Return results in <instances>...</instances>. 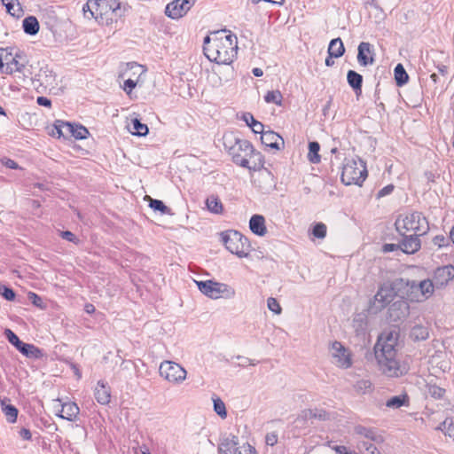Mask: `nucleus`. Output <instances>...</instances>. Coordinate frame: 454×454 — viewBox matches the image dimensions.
<instances>
[{
    "mask_svg": "<svg viewBox=\"0 0 454 454\" xmlns=\"http://www.w3.org/2000/svg\"><path fill=\"white\" fill-rule=\"evenodd\" d=\"M399 333L395 330L382 333L375 344V357L381 372L389 378H399L405 375L409 365L402 362L397 356L396 345Z\"/></svg>",
    "mask_w": 454,
    "mask_h": 454,
    "instance_id": "1",
    "label": "nucleus"
},
{
    "mask_svg": "<svg viewBox=\"0 0 454 454\" xmlns=\"http://www.w3.org/2000/svg\"><path fill=\"white\" fill-rule=\"evenodd\" d=\"M237 50V36L227 35L225 30L214 32L204 38V54L212 62L230 65L236 58Z\"/></svg>",
    "mask_w": 454,
    "mask_h": 454,
    "instance_id": "2",
    "label": "nucleus"
},
{
    "mask_svg": "<svg viewBox=\"0 0 454 454\" xmlns=\"http://www.w3.org/2000/svg\"><path fill=\"white\" fill-rule=\"evenodd\" d=\"M128 7L119 0H88L82 11L85 18H93L100 25L110 26L125 16Z\"/></svg>",
    "mask_w": 454,
    "mask_h": 454,
    "instance_id": "3",
    "label": "nucleus"
},
{
    "mask_svg": "<svg viewBox=\"0 0 454 454\" xmlns=\"http://www.w3.org/2000/svg\"><path fill=\"white\" fill-rule=\"evenodd\" d=\"M224 148L231 156L233 162L248 169H255L249 165V158L254 153L252 144L237 137L233 133H226L223 137Z\"/></svg>",
    "mask_w": 454,
    "mask_h": 454,
    "instance_id": "4",
    "label": "nucleus"
},
{
    "mask_svg": "<svg viewBox=\"0 0 454 454\" xmlns=\"http://www.w3.org/2000/svg\"><path fill=\"white\" fill-rule=\"evenodd\" d=\"M225 248L239 258L247 257L250 251L248 239L237 231H226L221 233Z\"/></svg>",
    "mask_w": 454,
    "mask_h": 454,
    "instance_id": "5",
    "label": "nucleus"
},
{
    "mask_svg": "<svg viewBox=\"0 0 454 454\" xmlns=\"http://www.w3.org/2000/svg\"><path fill=\"white\" fill-rule=\"evenodd\" d=\"M396 231L402 234V231H412L418 235H422L429 230L427 219L421 212L414 211L405 215L402 220L397 219L395 223Z\"/></svg>",
    "mask_w": 454,
    "mask_h": 454,
    "instance_id": "6",
    "label": "nucleus"
},
{
    "mask_svg": "<svg viewBox=\"0 0 454 454\" xmlns=\"http://www.w3.org/2000/svg\"><path fill=\"white\" fill-rule=\"evenodd\" d=\"M159 374L172 385L179 386L187 378V371L178 363L164 360L160 364Z\"/></svg>",
    "mask_w": 454,
    "mask_h": 454,
    "instance_id": "7",
    "label": "nucleus"
},
{
    "mask_svg": "<svg viewBox=\"0 0 454 454\" xmlns=\"http://www.w3.org/2000/svg\"><path fill=\"white\" fill-rule=\"evenodd\" d=\"M3 68L1 74H12L22 72L25 67V59L18 49H2Z\"/></svg>",
    "mask_w": 454,
    "mask_h": 454,
    "instance_id": "8",
    "label": "nucleus"
},
{
    "mask_svg": "<svg viewBox=\"0 0 454 454\" xmlns=\"http://www.w3.org/2000/svg\"><path fill=\"white\" fill-rule=\"evenodd\" d=\"M358 160L360 167H356V160H353L352 164L347 163L342 166V184L350 185L355 184L359 187L362 186L368 173L364 161L360 159Z\"/></svg>",
    "mask_w": 454,
    "mask_h": 454,
    "instance_id": "9",
    "label": "nucleus"
},
{
    "mask_svg": "<svg viewBox=\"0 0 454 454\" xmlns=\"http://www.w3.org/2000/svg\"><path fill=\"white\" fill-rule=\"evenodd\" d=\"M395 295H398V294L395 286V281L393 284L384 283L379 287L373 301H371L372 309L375 311L383 309L394 300Z\"/></svg>",
    "mask_w": 454,
    "mask_h": 454,
    "instance_id": "10",
    "label": "nucleus"
},
{
    "mask_svg": "<svg viewBox=\"0 0 454 454\" xmlns=\"http://www.w3.org/2000/svg\"><path fill=\"white\" fill-rule=\"evenodd\" d=\"M199 290L206 296L211 299H218L223 294L233 295L234 291L229 287L228 285L223 283L215 282L213 280L196 281Z\"/></svg>",
    "mask_w": 454,
    "mask_h": 454,
    "instance_id": "11",
    "label": "nucleus"
},
{
    "mask_svg": "<svg viewBox=\"0 0 454 454\" xmlns=\"http://www.w3.org/2000/svg\"><path fill=\"white\" fill-rule=\"evenodd\" d=\"M4 334L11 344H12L21 354L30 358H41L43 356L42 349L33 344L21 341L20 338L10 329H6Z\"/></svg>",
    "mask_w": 454,
    "mask_h": 454,
    "instance_id": "12",
    "label": "nucleus"
},
{
    "mask_svg": "<svg viewBox=\"0 0 454 454\" xmlns=\"http://www.w3.org/2000/svg\"><path fill=\"white\" fill-rule=\"evenodd\" d=\"M395 286L400 298L411 302H419L417 281L404 278L395 280Z\"/></svg>",
    "mask_w": 454,
    "mask_h": 454,
    "instance_id": "13",
    "label": "nucleus"
},
{
    "mask_svg": "<svg viewBox=\"0 0 454 454\" xmlns=\"http://www.w3.org/2000/svg\"><path fill=\"white\" fill-rule=\"evenodd\" d=\"M195 2L196 0H174L167 4L165 13L168 17L177 20L184 16Z\"/></svg>",
    "mask_w": 454,
    "mask_h": 454,
    "instance_id": "14",
    "label": "nucleus"
},
{
    "mask_svg": "<svg viewBox=\"0 0 454 454\" xmlns=\"http://www.w3.org/2000/svg\"><path fill=\"white\" fill-rule=\"evenodd\" d=\"M454 278V266L452 264L437 267L433 273L432 281L435 288L445 287Z\"/></svg>",
    "mask_w": 454,
    "mask_h": 454,
    "instance_id": "15",
    "label": "nucleus"
},
{
    "mask_svg": "<svg viewBox=\"0 0 454 454\" xmlns=\"http://www.w3.org/2000/svg\"><path fill=\"white\" fill-rule=\"evenodd\" d=\"M59 137H74L75 139H84L88 137L89 131L82 125L72 124L70 122H60L59 124Z\"/></svg>",
    "mask_w": 454,
    "mask_h": 454,
    "instance_id": "16",
    "label": "nucleus"
},
{
    "mask_svg": "<svg viewBox=\"0 0 454 454\" xmlns=\"http://www.w3.org/2000/svg\"><path fill=\"white\" fill-rule=\"evenodd\" d=\"M387 313L392 322L402 321L409 316L410 305L407 301L400 298L389 306Z\"/></svg>",
    "mask_w": 454,
    "mask_h": 454,
    "instance_id": "17",
    "label": "nucleus"
},
{
    "mask_svg": "<svg viewBox=\"0 0 454 454\" xmlns=\"http://www.w3.org/2000/svg\"><path fill=\"white\" fill-rule=\"evenodd\" d=\"M239 440L235 434H230L220 438L217 447L218 454H242L239 447Z\"/></svg>",
    "mask_w": 454,
    "mask_h": 454,
    "instance_id": "18",
    "label": "nucleus"
},
{
    "mask_svg": "<svg viewBox=\"0 0 454 454\" xmlns=\"http://www.w3.org/2000/svg\"><path fill=\"white\" fill-rule=\"evenodd\" d=\"M401 235L403 236V239L400 243V249L403 253L412 254L419 250L421 247L420 239H419V235H404L403 232Z\"/></svg>",
    "mask_w": 454,
    "mask_h": 454,
    "instance_id": "19",
    "label": "nucleus"
},
{
    "mask_svg": "<svg viewBox=\"0 0 454 454\" xmlns=\"http://www.w3.org/2000/svg\"><path fill=\"white\" fill-rule=\"evenodd\" d=\"M417 288L419 302H421L427 300L434 294L435 286L431 278H427L417 282Z\"/></svg>",
    "mask_w": 454,
    "mask_h": 454,
    "instance_id": "20",
    "label": "nucleus"
},
{
    "mask_svg": "<svg viewBox=\"0 0 454 454\" xmlns=\"http://www.w3.org/2000/svg\"><path fill=\"white\" fill-rule=\"evenodd\" d=\"M262 143L267 146L273 149L279 150L280 145H284V139L274 131H266L262 132V136L261 137Z\"/></svg>",
    "mask_w": 454,
    "mask_h": 454,
    "instance_id": "21",
    "label": "nucleus"
},
{
    "mask_svg": "<svg viewBox=\"0 0 454 454\" xmlns=\"http://www.w3.org/2000/svg\"><path fill=\"white\" fill-rule=\"evenodd\" d=\"M80 409L75 403L67 402L62 404V409L59 416L68 421H75Z\"/></svg>",
    "mask_w": 454,
    "mask_h": 454,
    "instance_id": "22",
    "label": "nucleus"
},
{
    "mask_svg": "<svg viewBox=\"0 0 454 454\" xmlns=\"http://www.w3.org/2000/svg\"><path fill=\"white\" fill-rule=\"evenodd\" d=\"M95 398L101 404L110 402V388L104 380H99L95 387Z\"/></svg>",
    "mask_w": 454,
    "mask_h": 454,
    "instance_id": "23",
    "label": "nucleus"
},
{
    "mask_svg": "<svg viewBox=\"0 0 454 454\" xmlns=\"http://www.w3.org/2000/svg\"><path fill=\"white\" fill-rule=\"evenodd\" d=\"M251 231L258 236H264L267 232L265 219L261 215H254L249 221Z\"/></svg>",
    "mask_w": 454,
    "mask_h": 454,
    "instance_id": "24",
    "label": "nucleus"
},
{
    "mask_svg": "<svg viewBox=\"0 0 454 454\" xmlns=\"http://www.w3.org/2000/svg\"><path fill=\"white\" fill-rule=\"evenodd\" d=\"M354 433L378 443L384 441L383 437L380 434H378L374 428L366 427L362 425L355 426Z\"/></svg>",
    "mask_w": 454,
    "mask_h": 454,
    "instance_id": "25",
    "label": "nucleus"
},
{
    "mask_svg": "<svg viewBox=\"0 0 454 454\" xmlns=\"http://www.w3.org/2000/svg\"><path fill=\"white\" fill-rule=\"evenodd\" d=\"M340 57V38L333 39L328 47V57L325 59V65L332 67L334 65L333 59Z\"/></svg>",
    "mask_w": 454,
    "mask_h": 454,
    "instance_id": "26",
    "label": "nucleus"
},
{
    "mask_svg": "<svg viewBox=\"0 0 454 454\" xmlns=\"http://www.w3.org/2000/svg\"><path fill=\"white\" fill-rule=\"evenodd\" d=\"M409 337L413 341L426 340L429 337V330L427 325H415L410 331Z\"/></svg>",
    "mask_w": 454,
    "mask_h": 454,
    "instance_id": "27",
    "label": "nucleus"
},
{
    "mask_svg": "<svg viewBox=\"0 0 454 454\" xmlns=\"http://www.w3.org/2000/svg\"><path fill=\"white\" fill-rule=\"evenodd\" d=\"M347 81L356 95L362 92L363 76L354 70L347 74Z\"/></svg>",
    "mask_w": 454,
    "mask_h": 454,
    "instance_id": "28",
    "label": "nucleus"
},
{
    "mask_svg": "<svg viewBox=\"0 0 454 454\" xmlns=\"http://www.w3.org/2000/svg\"><path fill=\"white\" fill-rule=\"evenodd\" d=\"M206 207L207 210L215 215L223 214V205L216 195H210L206 200Z\"/></svg>",
    "mask_w": 454,
    "mask_h": 454,
    "instance_id": "29",
    "label": "nucleus"
},
{
    "mask_svg": "<svg viewBox=\"0 0 454 454\" xmlns=\"http://www.w3.org/2000/svg\"><path fill=\"white\" fill-rule=\"evenodd\" d=\"M303 420L317 419L318 420L328 419L329 415L322 409H307L301 411V417Z\"/></svg>",
    "mask_w": 454,
    "mask_h": 454,
    "instance_id": "30",
    "label": "nucleus"
},
{
    "mask_svg": "<svg viewBox=\"0 0 454 454\" xmlns=\"http://www.w3.org/2000/svg\"><path fill=\"white\" fill-rule=\"evenodd\" d=\"M38 81L45 88H54L57 85L55 74L48 69H41L38 74Z\"/></svg>",
    "mask_w": 454,
    "mask_h": 454,
    "instance_id": "31",
    "label": "nucleus"
},
{
    "mask_svg": "<svg viewBox=\"0 0 454 454\" xmlns=\"http://www.w3.org/2000/svg\"><path fill=\"white\" fill-rule=\"evenodd\" d=\"M410 398L409 395L404 393L400 395H395L390 397L387 403L386 406L392 409H398L402 406H409Z\"/></svg>",
    "mask_w": 454,
    "mask_h": 454,
    "instance_id": "32",
    "label": "nucleus"
},
{
    "mask_svg": "<svg viewBox=\"0 0 454 454\" xmlns=\"http://www.w3.org/2000/svg\"><path fill=\"white\" fill-rule=\"evenodd\" d=\"M371 44L369 43L362 42L358 46V54H357V60L360 65L362 66H367L368 64H372L373 62V59L369 58L366 55V52H370Z\"/></svg>",
    "mask_w": 454,
    "mask_h": 454,
    "instance_id": "33",
    "label": "nucleus"
},
{
    "mask_svg": "<svg viewBox=\"0 0 454 454\" xmlns=\"http://www.w3.org/2000/svg\"><path fill=\"white\" fill-rule=\"evenodd\" d=\"M24 32L30 35H35L39 31V23L35 17L28 16L23 20Z\"/></svg>",
    "mask_w": 454,
    "mask_h": 454,
    "instance_id": "34",
    "label": "nucleus"
},
{
    "mask_svg": "<svg viewBox=\"0 0 454 454\" xmlns=\"http://www.w3.org/2000/svg\"><path fill=\"white\" fill-rule=\"evenodd\" d=\"M1 2L5 6L7 12L12 16H22L23 10L19 0H1Z\"/></svg>",
    "mask_w": 454,
    "mask_h": 454,
    "instance_id": "35",
    "label": "nucleus"
},
{
    "mask_svg": "<svg viewBox=\"0 0 454 454\" xmlns=\"http://www.w3.org/2000/svg\"><path fill=\"white\" fill-rule=\"evenodd\" d=\"M2 411L10 423H14L18 417V409L12 404L6 403V400H1Z\"/></svg>",
    "mask_w": 454,
    "mask_h": 454,
    "instance_id": "36",
    "label": "nucleus"
},
{
    "mask_svg": "<svg viewBox=\"0 0 454 454\" xmlns=\"http://www.w3.org/2000/svg\"><path fill=\"white\" fill-rule=\"evenodd\" d=\"M395 81L398 87L405 85L409 81V75L402 64H397L394 69Z\"/></svg>",
    "mask_w": 454,
    "mask_h": 454,
    "instance_id": "37",
    "label": "nucleus"
},
{
    "mask_svg": "<svg viewBox=\"0 0 454 454\" xmlns=\"http://www.w3.org/2000/svg\"><path fill=\"white\" fill-rule=\"evenodd\" d=\"M319 150L320 145L317 142H309L308 159L311 163H318L320 161L321 158L320 155L318 154Z\"/></svg>",
    "mask_w": 454,
    "mask_h": 454,
    "instance_id": "38",
    "label": "nucleus"
},
{
    "mask_svg": "<svg viewBox=\"0 0 454 454\" xmlns=\"http://www.w3.org/2000/svg\"><path fill=\"white\" fill-rule=\"evenodd\" d=\"M355 391L359 395H364L372 390V383L369 380H359L354 385Z\"/></svg>",
    "mask_w": 454,
    "mask_h": 454,
    "instance_id": "39",
    "label": "nucleus"
},
{
    "mask_svg": "<svg viewBox=\"0 0 454 454\" xmlns=\"http://www.w3.org/2000/svg\"><path fill=\"white\" fill-rule=\"evenodd\" d=\"M438 429L444 432L446 435L454 439V419L452 418H447L440 424Z\"/></svg>",
    "mask_w": 454,
    "mask_h": 454,
    "instance_id": "40",
    "label": "nucleus"
},
{
    "mask_svg": "<svg viewBox=\"0 0 454 454\" xmlns=\"http://www.w3.org/2000/svg\"><path fill=\"white\" fill-rule=\"evenodd\" d=\"M283 96L279 90H270L264 96V100L267 103L276 104L278 106L282 105Z\"/></svg>",
    "mask_w": 454,
    "mask_h": 454,
    "instance_id": "41",
    "label": "nucleus"
},
{
    "mask_svg": "<svg viewBox=\"0 0 454 454\" xmlns=\"http://www.w3.org/2000/svg\"><path fill=\"white\" fill-rule=\"evenodd\" d=\"M213 403L215 412L222 419H225L227 417L225 403L219 397L213 398Z\"/></svg>",
    "mask_w": 454,
    "mask_h": 454,
    "instance_id": "42",
    "label": "nucleus"
},
{
    "mask_svg": "<svg viewBox=\"0 0 454 454\" xmlns=\"http://www.w3.org/2000/svg\"><path fill=\"white\" fill-rule=\"evenodd\" d=\"M132 126L135 129L133 134L139 137L145 136L149 131L147 125L140 122L137 119L132 121Z\"/></svg>",
    "mask_w": 454,
    "mask_h": 454,
    "instance_id": "43",
    "label": "nucleus"
},
{
    "mask_svg": "<svg viewBox=\"0 0 454 454\" xmlns=\"http://www.w3.org/2000/svg\"><path fill=\"white\" fill-rule=\"evenodd\" d=\"M445 393H446V390L441 387H438L436 385H429L428 386L429 395L436 400H440V399L443 398Z\"/></svg>",
    "mask_w": 454,
    "mask_h": 454,
    "instance_id": "44",
    "label": "nucleus"
},
{
    "mask_svg": "<svg viewBox=\"0 0 454 454\" xmlns=\"http://www.w3.org/2000/svg\"><path fill=\"white\" fill-rule=\"evenodd\" d=\"M312 234L315 238L324 239L326 236V225L323 223H317L313 226Z\"/></svg>",
    "mask_w": 454,
    "mask_h": 454,
    "instance_id": "45",
    "label": "nucleus"
},
{
    "mask_svg": "<svg viewBox=\"0 0 454 454\" xmlns=\"http://www.w3.org/2000/svg\"><path fill=\"white\" fill-rule=\"evenodd\" d=\"M149 206L153 210L160 211L162 214L168 213V207L161 200L151 199Z\"/></svg>",
    "mask_w": 454,
    "mask_h": 454,
    "instance_id": "46",
    "label": "nucleus"
},
{
    "mask_svg": "<svg viewBox=\"0 0 454 454\" xmlns=\"http://www.w3.org/2000/svg\"><path fill=\"white\" fill-rule=\"evenodd\" d=\"M267 307L273 313L279 315L282 311V308L277 299L270 297L267 300Z\"/></svg>",
    "mask_w": 454,
    "mask_h": 454,
    "instance_id": "47",
    "label": "nucleus"
},
{
    "mask_svg": "<svg viewBox=\"0 0 454 454\" xmlns=\"http://www.w3.org/2000/svg\"><path fill=\"white\" fill-rule=\"evenodd\" d=\"M352 364L353 360L350 351L342 346V368H349Z\"/></svg>",
    "mask_w": 454,
    "mask_h": 454,
    "instance_id": "48",
    "label": "nucleus"
},
{
    "mask_svg": "<svg viewBox=\"0 0 454 454\" xmlns=\"http://www.w3.org/2000/svg\"><path fill=\"white\" fill-rule=\"evenodd\" d=\"M331 355L335 359L334 363L339 364L340 363V342L334 341L331 348Z\"/></svg>",
    "mask_w": 454,
    "mask_h": 454,
    "instance_id": "49",
    "label": "nucleus"
},
{
    "mask_svg": "<svg viewBox=\"0 0 454 454\" xmlns=\"http://www.w3.org/2000/svg\"><path fill=\"white\" fill-rule=\"evenodd\" d=\"M450 237H445L443 235H436L433 239L434 245L437 246L438 247H447L450 244Z\"/></svg>",
    "mask_w": 454,
    "mask_h": 454,
    "instance_id": "50",
    "label": "nucleus"
},
{
    "mask_svg": "<svg viewBox=\"0 0 454 454\" xmlns=\"http://www.w3.org/2000/svg\"><path fill=\"white\" fill-rule=\"evenodd\" d=\"M395 190V185L390 184L380 189L378 193L376 194V199L380 200V198H383L387 195L391 194Z\"/></svg>",
    "mask_w": 454,
    "mask_h": 454,
    "instance_id": "51",
    "label": "nucleus"
},
{
    "mask_svg": "<svg viewBox=\"0 0 454 454\" xmlns=\"http://www.w3.org/2000/svg\"><path fill=\"white\" fill-rule=\"evenodd\" d=\"M360 446L364 448L367 454H381L380 450L372 443L367 442H362Z\"/></svg>",
    "mask_w": 454,
    "mask_h": 454,
    "instance_id": "52",
    "label": "nucleus"
},
{
    "mask_svg": "<svg viewBox=\"0 0 454 454\" xmlns=\"http://www.w3.org/2000/svg\"><path fill=\"white\" fill-rule=\"evenodd\" d=\"M0 294L7 301H13L16 296L14 291L7 286H3V288L0 290Z\"/></svg>",
    "mask_w": 454,
    "mask_h": 454,
    "instance_id": "53",
    "label": "nucleus"
},
{
    "mask_svg": "<svg viewBox=\"0 0 454 454\" xmlns=\"http://www.w3.org/2000/svg\"><path fill=\"white\" fill-rule=\"evenodd\" d=\"M28 297H29V300L31 301V302L35 306H36V307H38L40 309H44L45 308V306L43 304V299L39 295H37L36 294L29 293Z\"/></svg>",
    "mask_w": 454,
    "mask_h": 454,
    "instance_id": "54",
    "label": "nucleus"
},
{
    "mask_svg": "<svg viewBox=\"0 0 454 454\" xmlns=\"http://www.w3.org/2000/svg\"><path fill=\"white\" fill-rule=\"evenodd\" d=\"M60 237L67 241L73 242L74 244H77L79 239L76 238V236L69 231H60Z\"/></svg>",
    "mask_w": 454,
    "mask_h": 454,
    "instance_id": "55",
    "label": "nucleus"
},
{
    "mask_svg": "<svg viewBox=\"0 0 454 454\" xmlns=\"http://www.w3.org/2000/svg\"><path fill=\"white\" fill-rule=\"evenodd\" d=\"M265 442L267 445L274 446L278 442V434L275 432L268 433L265 436Z\"/></svg>",
    "mask_w": 454,
    "mask_h": 454,
    "instance_id": "56",
    "label": "nucleus"
},
{
    "mask_svg": "<svg viewBox=\"0 0 454 454\" xmlns=\"http://www.w3.org/2000/svg\"><path fill=\"white\" fill-rule=\"evenodd\" d=\"M137 82L132 79H127L123 84V90L127 94H130L132 90L136 87Z\"/></svg>",
    "mask_w": 454,
    "mask_h": 454,
    "instance_id": "57",
    "label": "nucleus"
},
{
    "mask_svg": "<svg viewBox=\"0 0 454 454\" xmlns=\"http://www.w3.org/2000/svg\"><path fill=\"white\" fill-rule=\"evenodd\" d=\"M400 249V244L387 243L382 246L383 253H390Z\"/></svg>",
    "mask_w": 454,
    "mask_h": 454,
    "instance_id": "58",
    "label": "nucleus"
},
{
    "mask_svg": "<svg viewBox=\"0 0 454 454\" xmlns=\"http://www.w3.org/2000/svg\"><path fill=\"white\" fill-rule=\"evenodd\" d=\"M1 162L4 166H5L6 168H11V169L20 168L19 167V165L13 160H11V159L4 158V159L1 160Z\"/></svg>",
    "mask_w": 454,
    "mask_h": 454,
    "instance_id": "59",
    "label": "nucleus"
},
{
    "mask_svg": "<svg viewBox=\"0 0 454 454\" xmlns=\"http://www.w3.org/2000/svg\"><path fill=\"white\" fill-rule=\"evenodd\" d=\"M250 128L252 129L253 132L256 134H261L262 136V132H265L263 130V124L258 121H255Z\"/></svg>",
    "mask_w": 454,
    "mask_h": 454,
    "instance_id": "60",
    "label": "nucleus"
},
{
    "mask_svg": "<svg viewBox=\"0 0 454 454\" xmlns=\"http://www.w3.org/2000/svg\"><path fill=\"white\" fill-rule=\"evenodd\" d=\"M19 434H20V436L26 441H30L32 438V434H31L30 430L27 428H25V427L21 428L20 430Z\"/></svg>",
    "mask_w": 454,
    "mask_h": 454,
    "instance_id": "61",
    "label": "nucleus"
},
{
    "mask_svg": "<svg viewBox=\"0 0 454 454\" xmlns=\"http://www.w3.org/2000/svg\"><path fill=\"white\" fill-rule=\"evenodd\" d=\"M36 102L39 106L50 107L51 106V101L45 97H38Z\"/></svg>",
    "mask_w": 454,
    "mask_h": 454,
    "instance_id": "62",
    "label": "nucleus"
},
{
    "mask_svg": "<svg viewBox=\"0 0 454 454\" xmlns=\"http://www.w3.org/2000/svg\"><path fill=\"white\" fill-rule=\"evenodd\" d=\"M243 120L250 127L256 120L254 118L253 114L250 113H247L243 115Z\"/></svg>",
    "mask_w": 454,
    "mask_h": 454,
    "instance_id": "63",
    "label": "nucleus"
},
{
    "mask_svg": "<svg viewBox=\"0 0 454 454\" xmlns=\"http://www.w3.org/2000/svg\"><path fill=\"white\" fill-rule=\"evenodd\" d=\"M84 310L88 313V314H92L95 312L96 309H95V306L91 303H87L84 307Z\"/></svg>",
    "mask_w": 454,
    "mask_h": 454,
    "instance_id": "64",
    "label": "nucleus"
}]
</instances>
